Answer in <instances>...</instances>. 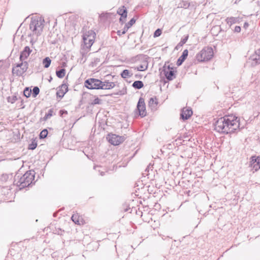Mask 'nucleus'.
Returning a JSON list of instances; mask_svg holds the SVG:
<instances>
[{
	"label": "nucleus",
	"mask_w": 260,
	"mask_h": 260,
	"mask_svg": "<svg viewBox=\"0 0 260 260\" xmlns=\"http://www.w3.org/2000/svg\"><path fill=\"white\" fill-rule=\"evenodd\" d=\"M188 54V51L187 49H185L182 53V55L178 58V59L177 60L176 64L177 66H181L183 62L185 61V60L187 57Z\"/></svg>",
	"instance_id": "obj_15"
},
{
	"label": "nucleus",
	"mask_w": 260,
	"mask_h": 260,
	"mask_svg": "<svg viewBox=\"0 0 260 260\" xmlns=\"http://www.w3.org/2000/svg\"><path fill=\"white\" fill-rule=\"evenodd\" d=\"M36 173L31 170L26 171L22 175L19 172H17L14 178V184L22 189L28 187L32 183H35V177Z\"/></svg>",
	"instance_id": "obj_2"
},
{
	"label": "nucleus",
	"mask_w": 260,
	"mask_h": 260,
	"mask_svg": "<svg viewBox=\"0 0 260 260\" xmlns=\"http://www.w3.org/2000/svg\"><path fill=\"white\" fill-rule=\"evenodd\" d=\"M248 26H249V24H248V22H245L244 23V26H243L244 28H247L248 27Z\"/></svg>",
	"instance_id": "obj_44"
},
{
	"label": "nucleus",
	"mask_w": 260,
	"mask_h": 260,
	"mask_svg": "<svg viewBox=\"0 0 260 260\" xmlns=\"http://www.w3.org/2000/svg\"><path fill=\"white\" fill-rule=\"evenodd\" d=\"M214 120V129L219 133L232 134L240 129V118L235 115H225Z\"/></svg>",
	"instance_id": "obj_1"
},
{
	"label": "nucleus",
	"mask_w": 260,
	"mask_h": 260,
	"mask_svg": "<svg viewBox=\"0 0 260 260\" xmlns=\"http://www.w3.org/2000/svg\"><path fill=\"white\" fill-rule=\"evenodd\" d=\"M79 216L77 214H73L71 217L72 221L76 224H80L79 220Z\"/></svg>",
	"instance_id": "obj_34"
},
{
	"label": "nucleus",
	"mask_w": 260,
	"mask_h": 260,
	"mask_svg": "<svg viewBox=\"0 0 260 260\" xmlns=\"http://www.w3.org/2000/svg\"><path fill=\"white\" fill-rule=\"evenodd\" d=\"M20 61H21L20 63H17L16 64V67L21 68L22 67V72H25L28 69V63L26 61H23V60H22Z\"/></svg>",
	"instance_id": "obj_20"
},
{
	"label": "nucleus",
	"mask_w": 260,
	"mask_h": 260,
	"mask_svg": "<svg viewBox=\"0 0 260 260\" xmlns=\"http://www.w3.org/2000/svg\"><path fill=\"white\" fill-rule=\"evenodd\" d=\"M162 239L163 240H166V239H168V241H171V238H170L169 236H165V235H163V236H162Z\"/></svg>",
	"instance_id": "obj_42"
},
{
	"label": "nucleus",
	"mask_w": 260,
	"mask_h": 260,
	"mask_svg": "<svg viewBox=\"0 0 260 260\" xmlns=\"http://www.w3.org/2000/svg\"><path fill=\"white\" fill-rule=\"evenodd\" d=\"M175 72L176 71H175L174 68L171 67L169 65L167 66L165 64L161 74H163L168 80L171 81L176 78Z\"/></svg>",
	"instance_id": "obj_7"
},
{
	"label": "nucleus",
	"mask_w": 260,
	"mask_h": 260,
	"mask_svg": "<svg viewBox=\"0 0 260 260\" xmlns=\"http://www.w3.org/2000/svg\"><path fill=\"white\" fill-rule=\"evenodd\" d=\"M249 59L251 60V66L253 67L260 64V57L258 56L256 53L251 55Z\"/></svg>",
	"instance_id": "obj_17"
},
{
	"label": "nucleus",
	"mask_w": 260,
	"mask_h": 260,
	"mask_svg": "<svg viewBox=\"0 0 260 260\" xmlns=\"http://www.w3.org/2000/svg\"><path fill=\"white\" fill-rule=\"evenodd\" d=\"M241 27L239 26H236L234 29V32H240L241 31Z\"/></svg>",
	"instance_id": "obj_41"
},
{
	"label": "nucleus",
	"mask_w": 260,
	"mask_h": 260,
	"mask_svg": "<svg viewBox=\"0 0 260 260\" xmlns=\"http://www.w3.org/2000/svg\"><path fill=\"white\" fill-rule=\"evenodd\" d=\"M30 43L32 45H33L34 42L32 40H31V41H30Z\"/></svg>",
	"instance_id": "obj_50"
},
{
	"label": "nucleus",
	"mask_w": 260,
	"mask_h": 260,
	"mask_svg": "<svg viewBox=\"0 0 260 260\" xmlns=\"http://www.w3.org/2000/svg\"><path fill=\"white\" fill-rule=\"evenodd\" d=\"M94 61L95 62H99V61H100V59L98 58H96L94 59Z\"/></svg>",
	"instance_id": "obj_48"
},
{
	"label": "nucleus",
	"mask_w": 260,
	"mask_h": 260,
	"mask_svg": "<svg viewBox=\"0 0 260 260\" xmlns=\"http://www.w3.org/2000/svg\"><path fill=\"white\" fill-rule=\"evenodd\" d=\"M162 33L161 30L160 28H157L153 34V37L154 38L158 37L161 35Z\"/></svg>",
	"instance_id": "obj_36"
},
{
	"label": "nucleus",
	"mask_w": 260,
	"mask_h": 260,
	"mask_svg": "<svg viewBox=\"0 0 260 260\" xmlns=\"http://www.w3.org/2000/svg\"><path fill=\"white\" fill-rule=\"evenodd\" d=\"M117 13L120 15L121 17H124V18H126L127 16V11L126 8L124 6H122L121 7L119 8Z\"/></svg>",
	"instance_id": "obj_18"
},
{
	"label": "nucleus",
	"mask_w": 260,
	"mask_h": 260,
	"mask_svg": "<svg viewBox=\"0 0 260 260\" xmlns=\"http://www.w3.org/2000/svg\"><path fill=\"white\" fill-rule=\"evenodd\" d=\"M42 63L45 68H48L50 66L51 60L49 57H46L43 59Z\"/></svg>",
	"instance_id": "obj_25"
},
{
	"label": "nucleus",
	"mask_w": 260,
	"mask_h": 260,
	"mask_svg": "<svg viewBox=\"0 0 260 260\" xmlns=\"http://www.w3.org/2000/svg\"><path fill=\"white\" fill-rule=\"evenodd\" d=\"M215 30L218 31V32H220L222 30L221 27L219 26H214L212 28V31H214Z\"/></svg>",
	"instance_id": "obj_38"
},
{
	"label": "nucleus",
	"mask_w": 260,
	"mask_h": 260,
	"mask_svg": "<svg viewBox=\"0 0 260 260\" xmlns=\"http://www.w3.org/2000/svg\"><path fill=\"white\" fill-rule=\"evenodd\" d=\"M115 94H119L118 93H115ZM119 94H121V93H119Z\"/></svg>",
	"instance_id": "obj_54"
},
{
	"label": "nucleus",
	"mask_w": 260,
	"mask_h": 260,
	"mask_svg": "<svg viewBox=\"0 0 260 260\" xmlns=\"http://www.w3.org/2000/svg\"><path fill=\"white\" fill-rule=\"evenodd\" d=\"M148 68V62L147 61H144L143 63L135 68V70L138 71H144Z\"/></svg>",
	"instance_id": "obj_24"
},
{
	"label": "nucleus",
	"mask_w": 260,
	"mask_h": 260,
	"mask_svg": "<svg viewBox=\"0 0 260 260\" xmlns=\"http://www.w3.org/2000/svg\"><path fill=\"white\" fill-rule=\"evenodd\" d=\"M66 74V70L63 68L59 70H56V76L59 78H62L64 77Z\"/></svg>",
	"instance_id": "obj_26"
},
{
	"label": "nucleus",
	"mask_w": 260,
	"mask_h": 260,
	"mask_svg": "<svg viewBox=\"0 0 260 260\" xmlns=\"http://www.w3.org/2000/svg\"><path fill=\"white\" fill-rule=\"evenodd\" d=\"M48 133V132L47 129H44L43 130H42L39 135L40 139H45V138H46L47 136Z\"/></svg>",
	"instance_id": "obj_31"
},
{
	"label": "nucleus",
	"mask_w": 260,
	"mask_h": 260,
	"mask_svg": "<svg viewBox=\"0 0 260 260\" xmlns=\"http://www.w3.org/2000/svg\"><path fill=\"white\" fill-rule=\"evenodd\" d=\"M53 109H50L49 110L48 113L46 114V115H47V117H49V118H50L53 115Z\"/></svg>",
	"instance_id": "obj_37"
},
{
	"label": "nucleus",
	"mask_w": 260,
	"mask_h": 260,
	"mask_svg": "<svg viewBox=\"0 0 260 260\" xmlns=\"http://www.w3.org/2000/svg\"><path fill=\"white\" fill-rule=\"evenodd\" d=\"M103 89H110L113 88L115 86V83L113 82H110L109 80H105L104 81H103Z\"/></svg>",
	"instance_id": "obj_19"
},
{
	"label": "nucleus",
	"mask_w": 260,
	"mask_h": 260,
	"mask_svg": "<svg viewBox=\"0 0 260 260\" xmlns=\"http://www.w3.org/2000/svg\"><path fill=\"white\" fill-rule=\"evenodd\" d=\"M137 110L139 112V115L141 117H144L146 115V106L144 99L140 98L137 105Z\"/></svg>",
	"instance_id": "obj_10"
},
{
	"label": "nucleus",
	"mask_w": 260,
	"mask_h": 260,
	"mask_svg": "<svg viewBox=\"0 0 260 260\" xmlns=\"http://www.w3.org/2000/svg\"><path fill=\"white\" fill-rule=\"evenodd\" d=\"M48 118H49V117H47V115H45V117H44V119L45 120H47Z\"/></svg>",
	"instance_id": "obj_49"
},
{
	"label": "nucleus",
	"mask_w": 260,
	"mask_h": 260,
	"mask_svg": "<svg viewBox=\"0 0 260 260\" xmlns=\"http://www.w3.org/2000/svg\"><path fill=\"white\" fill-rule=\"evenodd\" d=\"M213 56V50L211 47H204L196 55V59L199 62H204L210 60Z\"/></svg>",
	"instance_id": "obj_4"
},
{
	"label": "nucleus",
	"mask_w": 260,
	"mask_h": 260,
	"mask_svg": "<svg viewBox=\"0 0 260 260\" xmlns=\"http://www.w3.org/2000/svg\"><path fill=\"white\" fill-rule=\"evenodd\" d=\"M188 39V36H186L183 38L181 39V41L184 44L187 42V40Z\"/></svg>",
	"instance_id": "obj_40"
},
{
	"label": "nucleus",
	"mask_w": 260,
	"mask_h": 260,
	"mask_svg": "<svg viewBox=\"0 0 260 260\" xmlns=\"http://www.w3.org/2000/svg\"><path fill=\"white\" fill-rule=\"evenodd\" d=\"M95 34L92 30L88 31L83 35V40L86 48H90L94 42Z\"/></svg>",
	"instance_id": "obj_6"
},
{
	"label": "nucleus",
	"mask_w": 260,
	"mask_h": 260,
	"mask_svg": "<svg viewBox=\"0 0 260 260\" xmlns=\"http://www.w3.org/2000/svg\"><path fill=\"white\" fill-rule=\"evenodd\" d=\"M241 18L239 17H228L225 19V21L228 24H229L230 26L236 23H239L240 22Z\"/></svg>",
	"instance_id": "obj_16"
},
{
	"label": "nucleus",
	"mask_w": 260,
	"mask_h": 260,
	"mask_svg": "<svg viewBox=\"0 0 260 260\" xmlns=\"http://www.w3.org/2000/svg\"><path fill=\"white\" fill-rule=\"evenodd\" d=\"M68 91V85L66 84H62L60 86V89L56 92V96L62 99L64 94Z\"/></svg>",
	"instance_id": "obj_14"
},
{
	"label": "nucleus",
	"mask_w": 260,
	"mask_h": 260,
	"mask_svg": "<svg viewBox=\"0 0 260 260\" xmlns=\"http://www.w3.org/2000/svg\"><path fill=\"white\" fill-rule=\"evenodd\" d=\"M158 102L156 97H152L149 99L148 105L149 107H152L153 105H157Z\"/></svg>",
	"instance_id": "obj_27"
},
{
	"label": "nucleus",
	"mask_w": 260,
	"mask_h": 260,
	"mask_svg": "<svg viewBox=\"0 0 260 260\" xmlns=\"http://www.w3.org/2000/svg\"><path fill=\"white\" fill-rule=\"evenodd\" d=\"M126 18H124V17H120L119 18V22L121 24H123L125 22Z\"/></svg>",
	"instance_id": "obj_39"
},
{
	"label": "nucleus",
	"mask_w": 260,
	"mask_h": 260,
	"mask_svg": "<svg viewBox=\"0 0 260 260\" xmlns=\"http://www.w3.org/2000/svg\"><path fill=\"white\" fill-rule=\"evenodd\" d=\"M136 22L135 18H132L127 23L124 25L123 29L122 30H118L117 32L119 36H121L126 33L127 30L132 26V25Z\"/></svg>",
	"instance_id": "obj_12"
},
{
	"label": "nucleus",
	"mask_w": 260,
	"mask_h": 260,
	"mask_svg": "<svg viewBox=\"0 0 260 260\" xmlns=\"http://www.w3.org/2000/svg\"><path fill=\"white\" fill-rule=\"evenodd\" d=\"M255 53L260 57V48L255 51Z\"/></svg>",
	"instance_id": "obj_45"
},
{
	"label": "nucleus",
	"mask_w": 260,
	"mask_h": 260,
	"mask_svg": "<svg viewBox=\"0 0 260 260\" xmlns=\"http://www.w3.org/2000/svg\"><path fill=\"white\" fill-rule=\"evenodd\" d=\"M120 76L122 78L125 79L131 77L133 76V73H131L128 70L125 69L121 73Z\"/></svg>",
	"instance_id": "obj_23"
},
{
	"label": "nucleus",
	"mask_w": 260,
	"mask_h": 260,
	"mask_svg": "<svg viewBox=\"0 0 260 260\" xmlns=\"http://www.w3.org/2000/svg\"><path fill=\"white\" fill-rule=\"evenodd\" d=\"M132 86L136 89H140L144 87V83L142 81H135L133 83Z\"/></svg>",
	"instance_id": "obj_22"
},
{
	"label": "nucleus",
	"mask_w": 260,
	"mask_h": 260,
	"mask_svg": "<svg viewBox=\"0 0 260 260\" xmlns=\"http://www.w3.org/2000/svg\"><path fill=\"white\" fill-rule=\"evenodd\" d=\"M44 20L38 16L32 17L29 23V29L32 32L33 35L37 36H40L44 25Z\"/></svg>",
	"instance_id": "obj_3"
},
{
	"label": "nucleus",
	"mask_w": 260,
	"mask_h": 260,
	"mask_svg": "<svg viewBox=\"0 0 260 260\" xmlns=\"http://www.w3.org/2000/svg\"><path fill=\"white\" fill-rule=\"evenodd\" d=\"M199 213H200V214H202V213L201 211H199Z\"/></svg>",
	"instance_id": "obj_53"
},
{
	"label": "nucleus",
	"mask_w": 260,
	"mask_h": 260,
	"mask_svg": "<svg viewBox=\"0 0 260 260\" xmlns=\"http://www.w3.org/2000/svg\"><path fill=\"white\" fill-rule=\"evenodd\" d=\"M249 167L251 168L253 173L260 169V156L252 155L250 158Z\"/></svg>",
	"instance_id": "obj_9"
},
{
	"label": "nucleus",
	"mask_w": 260,
	"mask_h": 260,
	"mask_svg": "<svg viewBox=\"0 0 260 260\" xmlns=\"http://www.w3.org/2000/svg\"><path fill=\"white\" fill-rule=\"evenodd\" d=\"M37 141L36 140H33L31 143L28 145V149L29 150H34L37 146Z\"/></svg>",
	"instance_id": "obj_29"
},
{
	"label": "nucleus",
	"mask_w": 260,
	"mask_h": 260,
	"mask_svg": "<svg viewBox=\"0 0 260 260\" xmlns=\"http://www.w3.org/2000/svg\"><path fill=\"white\" fill-rule=\"evenodd\" d=\"M31 52L32 50L30 49L29 46H25L23 50L20 52L19 56L20 61L27 59Z\"/></svg>",
	"instance_id": "obj_13"
},
{
	"label": "nucleus",
	"mask_w": 260,
	"mask_h": 260,
	"mask_svg": "<svg viewBox=\"0 0 260 260\" xmlns=\"http://www.w3.org/2000/svg\"><path fill=\"white\" fill-rule=\"evenodd\" d=\"M22 68H17L16 66L12 69V73L18 76H21L25 72H22Z\"/></svg>",
	"instance_id": "obj_21"
},
{
	"label": "nucleus",
	"mask_w": 260,
	"mask_h": 260,
	"mask_svg": "<svg viewBox=\"0 0 260 260\" xmlns=\"http://www.w3.org/2000/svg\"><path fill=\"white\" fill-rule=\"evenodd\" d=\"M101 104V100H100L99 98H95L90 103L92 105Z\"/></svg>",
	"instance_id": "obj_35"
},
{
	"label": "nucleus",
	"mask_w": 260,
	"mask_h": 260,
	"mask_svg": "<svg viewBox=\"0 0 260 260\" xmlns=\"http://www.w3.org/2000/svg\"><path fill=\"white\" fill-rule=\"evenodd\" d=\"M32 91V96L33 98H36L39 94L40 89L38 86L34 87Z\"/></svg>",
	"instance_id": "obj_30"
},
{
	"label": "nucleus",
	"mask_w": 260,
	"mask_h": 260,
	"mask_svg": "<svg viewBox=\"0 0 260 260\" xmlns=\"http://www.w3.org/2000/svg\"><path fill=\"white\" fill-rule=\"evenodd\" d=\"M106 139L109 143L114 146L118 145L124 141L123 137L112 133L109 134Z\"/></svg>",
	"instance_id": "obj_8"
},
{
	"label": "nucleus",
	"mask_w": 260,
	"mask_h": 260,
	"mask_svg": "<svg viewBox=\"0 0 260 260\" xmlns=\"http://www.w3.org/2000/svg\"><path fill=\"white\" fill-rule=\"evenodd\" d=\"M57 41H55V40H54V41H51V43L52 44H55L56 43Z\"/></svg>",
	"instance_id": "obj_47"
},
{
	"label": "nucleus",
	"mask_w": 260,
	"mask_h": 260,
	"mask_svg": "<svg viewBox=\"0 0 260 260\" xmlns=\"http://www.w3.org/2000/svg\"><path fill=\"white\" fill-rule=\"evenodd\" d=\"M104 173H105L104 172H102L101 173V175L103 176L104 175Z\"/></svg>",
	"instance_id": "obj_52"
},
{
	"label": "nucleus",
	"mask_w": 260,
	"mask_h": 260,
	"mask_svg": "<svg viewBox=\"0 0 260 260\" xmlns=\"http://www.w3.org/2000/svg\"><path fill=\"white\" fill-rule=\"evenodd\" d=\"M184 45V44L180 41V42L178 44V46H182Z\"/></svg>",
	"instance_id": "obj_46"
},
{
	"label": "nucleus",
	"mask_w": 260,
	"mask_h": 260,
	"mask_svg": "<svg viewBox=\"0 0 260 260\" xmlns=\"http://www.w3.org/2000/svg\"><path fill=\"white\" fill-rule=\"evenodd\" d=\"M190 6V3L187 1H182L179 4V7L184 9L188 8Z\"/></svg>",
	"instance_id": "obj_32"
},
{
	"label": "nucleus",
	"mask_w": 260,
	"mask_h": 260,
	"mask_svg": "<svg viewBox=\"0 0 260 260\" xmlns=\"http://www.w3.org/2000/svg\"><path fill=\"white\" fill-rule=\"evenodd\" d=\"M32 94V91L29 87H25L23 91V95L26 98H29Z\"/></svg>",
	"instance_id": "obj_28"
},
{
	"label": "nucleus",
	"mask_w": 260,
	"mask_h": 260,
	"mask_svg": "<svg viewBox=\"0 0 260 260\" xmlns=\"http://www.w3.org/2000/svg\"><path fill=\"white\" fill-rule=\"evenodd\" d=\"M135 77L137 79H141L142 78V75L140 74H137L135 75Z\"/></svg>",
	"instance_id": "obj_43"
},
{
	"label": "nucleus",
	"mask_w": 260,
	"mask_h": 260,
	"mask_svg": "<svg viewBox=\"0 0 260 260\" xmlns=\"http://www.w3.org/2000/svg\"><path fill=\"white\" fill-rule=\"evenodd\" d=\"M52 80V78L50 76V79L49 80V82H51V81Z\"/></svg>",
	"instance_id": "obj_51"
},
{
	"label": "nucleus",
	"mask_w": 260,
	"mask_h": 260,
	"mask_svg": "<svg viewBox=\"0 0 260 260\" xmlns=\"http://www.w3.org/2000/svg\"><path fill=\"white\" fill-rule=\"evenodd\" d=\"M104 84L101 80L91 78L86 79L84 82V86L89 89H103Z\"/></svg>",
	"instance_id": "obj_5"
},
{
	"label": "nucleus",
	"mask_w": 260,
	"mask_h": 260,
	"mask_svg": "<svg viewBox=\"0 0 260 260\" xmlns=\"http://www.w3.org/2000/svg\"><path fill=\"white\" fill-rule=\"evenodd\" d=\"M192 111L191 108H183L180 113V118L183 120H187L192 115Z\"/></svg>",
	"instance_id": "obj_11"
},
{
	"label": "nucleus",
	"mask_w": 260,
	"mask_h": 260,
	"mask_svg": "<svg viewBox=\"0 0 260 260\" xmlns=\"http://www.w3.org/2000/svg\"><path fill=\"white\" fill-rule=\"evenodd\" d=\"M18 98L15 95L12 96H8L7 99L8 102L11 104L14 103L17 100H18Z\"/></svg>",
	"instance_id": "obj_33"
}]
</instances>
